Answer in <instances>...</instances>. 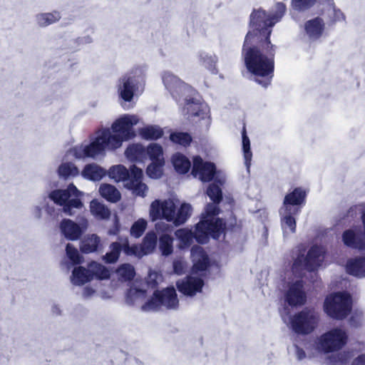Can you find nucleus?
Returning <instances> with one entry per match:
<instances>
[{"instance_id": "23", "label": "nucleus", "mask_w": 365, "mask_h": 365, "mask_svg": "<svg viewBox=\"0 0 365 365\" xmlns=\"http://www.w3.org/2000/svg\"><path fill=\"white\" fill-rule=\"evenodd\" d=\"M281 226L284 236L293 234L296 230L294 215L298 214L292 211L280 208Z\"/></svg>"}, {"instance_id": "43", "label": "nucleus", "mask_w": 365, "mask_h": 365, "mask_svg": "<svg viewBox=\"0 0 365 365\" xmlns=\"http://www.w3.org/2000/svg\"><path fill=\"white\" fill-rule=\"evenodd\" d=\"M148 227V220L139 218L135 220L130 227V234L135 238L140 237Z\"/></svg>"}, {"instance_id": "19", "label": "nucleus", "mask_w": 365, "mask_h": 365, "mask_svg": "<svg viewBox=\"0 0 365 365\" xmlns=\"http://www.w3.org/2000/svg\"><path fill=\"white\" fill-rule=\"evenodd\" d=\"M305 196V191L301 188H296L284 197L281 208L299 213L300 211L299 206L304 202Z\"/></svg>"}, {"instance_id": "3", "label": "nucleus", "mask_w": 365, "mask_h": 365, "mask_svg": "<svg viewBox=\"0 0 365 365\" xmlns=\"http://www.w3.org/2000/svg\"><path fill=\"white\" fill-rule=\"evenodd\" d=\"M220 185L215 180L207 189V195L213 202L207 205L197 224L196 239L199 243H206L210 237L217 239L224 231L225 223L217 217L220 212L217 204L222 200Z\"/></svg>"}, {"instance_id": "46", "label": "nucleus", "mask_w": 365, "mask_h": 365, "mask_svg": "<svg viewBox=\"0 0 365 365\" xmlns=\"http://www.w3.org/2000/svg\"><path fill=\"white\" fill-rule=\"evenodd\" d=\"M116 273L120 280L128 281L135 276V269L132 265L124 264L117 269Z\"/></svg>"}, {"instance_id": "28", "label": "nucleus", "mask_w": 365, "mask_h": 365, "mask_svg": "<svg viewBox=\"0 0 365 365\" xmlns=\"http://www.w3.org/2000/svg\"><path fill=\"white\" fill-rule=\"evenodd\" d=\"M159 299L162 302V306L168 309H175L178 306V299L175 289L173 287L167 288L159 292Z\"/></svg>"}, {"instance_id": "35", "label": "nucleus", "mask_w": 365, "mask_h": 365, "mask_svg": "<svg viewBox=\"0 0 365 365\" xmlns=\"http://www.w3.org/2000/svg\"><path fill=\"white\" fill-rule=\"evenodd\" d=\"M145 299V291L138 289L136 285L132 287L126 297L127 303L133 305H138L142 307Z\"/></svg>"}, {"instance_id": "61", "label": "nucleus", "mask_w": 365, "mask_h": 365, "mask_svg": "<svg viewBox=\"0 0 365 365\" xmlns=\"http://www.w3.org/2000/svg\"><path fill=\"white\" fill-rule=\"evenodd\" d=\"M284 321L285 322H287V319H286V318H284Z\"/></svg>"}, {"instance_id": "11", "label": "nucleus", "mask_w": 365, "mask_h": 365, "mask_svg": "<svg viewBox=\"0 0 365 365\" xmlns=\"http://www.w3.org/2000/svg\"><path fill=\"white\" fill-rule=\"evenodd\" d=\"M157 244V235L155 232H148L143 240V242L140 245H132L130 246L128 244V238L124 239L123 243V252L130 256H135L138 258L143 257L144 255L152 253Z\"/></svg>"}, {"instance_id": "51", "label": "nucleus", "mask_w": 365, "mask_h": 365, "mask_svg": "<svg viewBox=\"0 0 365 365\" xmlns=\"http://www.w3.org/2000/svg\"><path fill=\"white\" fill-rule=\"evenodd\" d=\"M314 0H292V5L294 9L303 11L313 5Z\"/></svg>"}, {"instance_id": "52", "label": "nucleus", "mask_w": 365, "mask_h": 365, "mask_svg": "<svg viewBox=\"0 0 365 365\" xmlns=\"http://www.w3.org/2000/svg\"><path fill=\"white\" fill-rule=\"evenodd\" d=\"M160 275L154 271L150 272L148 275V284L154 286L160 279Z\"/></svg>"}, {"instance_id": "37", "label": "nucleus", "mask_w": 365, "mask_h": 365, "mask_svg": "<svg viewBox=\"0 0 365 365\" xmlns=\"http://www.w3.org/2000/svg\"><path fill=\"white\" fill-rule=\"evenodd\" d=\"M145 154L151 162H165L163 147L155 143H150L145 149Z\"/></svg>"}, {"instance_id": "10", "label": "nucleus", "mask_w": 365, "mask_h": 365, "mask_svg": "<svg viewBox=\"0 0 365 365\" xmlns=\"http://www.w3.org/2000/svg\"><path fill=\"white\" fill-rule=\"evenodd\" d=\"M348 335L341 328H334L322 334L317 340L319 351L329 353L342 349L347 343Z\"/></svg>"}, {"instance_id": "58", "label": "nucleus", "mask_w": 365, "mask_h": 365, "mask_svg": "<svg viewBox=\"0 0 365 365\" xmlns=\"http://www.w3.org/2000/svg\"><path fill=\"white\" fill-rule=\"evenodd\" d=\"M297 354H298L299 359H302L304 356V352L302 351H299V350L297 351Z\"/></svg>"}, {"instance_id": "5", "label": "nucleus", "mask_w": 365, "mask_h": 365, "mask_svg": "<svg viewBox=\"0 0 365 365\" xmlns=\"http://www.w3.org/2000/svg\"><path fill=\"white\" fill-rule=\"evenodd\" d=\"M192 206L181 202L175 196L153 200L149 206V217L151 221L165 220L175 226L184 224L191 216Z\"/></svg>"}, {"instance_id": "27", "label": "nucleus", "mask_w": 365, "mask_h": 365, "mask_svg": "<svg viewBox=\"0 0 365 365\" xmlns=\"http://www.w3.org/2000/svg\"><path fill=\"white\" fill-rule=\"evenodd\" d=\"M93 279V276L90 273L89 268L86 269L83 267H75L71 276V282L73 284L81 286Z\"/></svg>"}, {"instance_id": "12", "label": "nucleus", "mask_w": 365, "mask_h": 365, "mask_svg": "<svg viewBox=\"0 0 365 365\" xmlns=\"http://www.w3.org/2000/svg\"><path fill=\"white\" fill-rule=\"evenodd\" d=\"M317 322L316 313L311 310H304L289 319L292 329L297 333H309L314 329Z\"/></svg>"}, {"instance_id": "20", "label": "nucleus", "mask_w": 365, "mask_h": 365, "mask_svg": "<svg viewBox=\"0 0 365 365\" xmlns=\"http://www.w3.org/2000/svg\"><path fill=\"white\" fill-rule=\"evenodd\" d=\"M363 221L364 225V235H359L358 230L356 229L345 231L342 235V240L345 245L359 249L365 245V212L363 214Z\"/></svg>"}, {"instance_id": "59", "label": "nucleus", "mask_w": 365, "mask_h": 365, "mask_svg": "<svg viewBox=\"0 0 365 365\" xmlns=\"http://www.w3.org/2000/svg\"><path fill=\"white\" fill-rule=\"evenodd\" d=\"M159 227H160V224H157L156 225V229L158 230Z\"/></svg>"}, {"instance_id": "50", "label": "nucleus", "mask_w": 365, "mask_h": 365, "mask_svg": "<svg viewBox=\"0 0 365 365\" xmlns=\"http://www.w3.org/2000/svg\"><path fill=\"white\" fill-rule=\"evenodd\" d=\"M187 269V264L185 259L179 258L173 262L174 272L178 275L184 274Z\"/></svg>"}, {"instance_id": "39", "label": "nucleus", "mask_w": 365, "mask_h": 365, "mask_svg": "<svg viewBox=\"0 0 365 365\" xmlns=\"http://www.w3.org/2000/svg\"><path fill=\"white\" fill-rule=\"evenodd\" d=\"M159 250L164 256H168L173 252V238L171 235L164 233L159 237Z\"/></svg>"}, {"instance_id": "53", "label": "nucleus", "mask_w": 365, "mask_h": 365, "mask_svg": "<svg viewBox=\"0 0 365 365\" xmlns=\"http://www.w3.org/2000/svg\"><path fill=\"white\" fill-rule=\"evenodd\" d=\"M333 13V21H344L345 16L344 14L339 10L335 8L332 9Z\"/></svg>"}, {"instance_id": "38", "label": "nucleus", "mask_w": 365, "mask_h": 365, "mask_svg": "<svg viewBox=\"0 0 365 365\" xmlns=\"http://www.w3.org/2000/svg\"><path fill=\"white\" fill-rule=\"evenodd\" d=\"M100 242V237L96 235H88L81 242V250L85 253L93 252L97 250Z\"/></svg>"}, {"instance_id": "33", "label": "nucleus", "mask_w": 365, "mask_h": 365, "mask_svg": "<svg viewBox=\"0 0 365 365\" xmlns=\"http://www.w3.org/2000/svg\"><path fill=\"white\" fill-rule=\"evenodd\" d=\"M61 18V13L53 11L47 13H40L36 16V21L40 26L45 27L58 21Z\"/></svg>"}, {"instance_id": "60", "label": "nucleus", "mask_w": 365, "mask_h": 365, "mask_svg": "<svg viewBox=\"0 0 365 365\" xmlns=\"http://www.w3.org/2000/svg\"><path fill=\"white\" fill-rule=\"evenodd\" d=\"M165 227H168V225L163 224Z\"/></svg>"}, {"instance_id": "26", "label": "nucleus", "mask_w": 365, "mask_h": 365, "mask_svg": "<svg viewBox=\"0 0 365 365\" xmlns=\"http://www.w3.org/2000/svg\"><path fill=\"white\" fill-rule=\"evenodd\" d=\"M108 177L116 182H123V185L126 180H130V172L123 165H113L106 171Z\"/></svg>"}, {"instance_id": "32", "label": "nucleus", "mask_w": 365, "mask_h": 365, "mask_svg": "<svg viewBox=\"0 0 365 365\" xmlns=\"http://www.w3.org/2000/svg\"><path fill=\"white\" fill-rule=\"evenodd\" d=\"M140 136L145 140H157L163 135V129L155 125H147L138 130Z\"/></svg>"}, {"instance_id": "45", "label": "nucleus", "mask_w": 365, "mask_h": 365, "mask_svg": "<svg viewBox=\"0 0 365 365\" xmlns=\"http://www.w3.org/2000/svg\"><path fill=\"white\" fill-rule=\"evenodd\" d=\"M242 151L245 159V164L247 170H249L251 164L252 153L250 150V141L249 138L246 135L245 129L242 132Z\"/></svg>"}, {"instance_id": "40", "label": "nucleus", "mask_w": 365, "mask_h": 365, "mask_svg": "<svg viewBox=\"0 0 365 365\" xmlns=\"http://www.w3.org/2000/svg\"><path fill=\"white\" fill-rule=\"evenodd\" d=\"M90 273L93 276V279H106L110 277V271L103 265L93 262L88 264Z\"/></svg>"}, {"instance_id": "41", "label": "nucleus", "mask_w": 365, "mask_h": 365, "mask_svg": "<svg viewBox=\"0 0 365 365\" xmlns=\"http://www.w3.org/2000/svg\"><path fill=\"white\" fill-rule=\"evenodd\" d=\"M162 307V302L159 299V291L153 293V296L145 299L142 304V310L145 312L156 311Z\"/></svg>"}, {"instance_id": "4", "label": "nucleus", "mask_w": 365, "mask_h": 365, "mask_svg": "<svg viewBox=\"0 0 365 365\" xmlns=\"http://www.w3.org/2000/svg\"><path fill=\"white\" fill-rule=\"evenodd\" d=\"M324 259V250L322 247L314 246L307 256L298 257L293 264L292 272L294 274L288 282V290L286 294L287 302L291 305L302 304L306 300L303 291L301 271L303 268L312 271L322 266Z\"/></svg>"}, {"instance_id": "54", "label": "nucleus", "mask_w": 365, "mask_h": 365, "mask_svg": "<svg viewBox=\"0 0 365 365\" xmlns=\"http://www.w3.org/2000/svg\"><path fill=\"white\" fill-rule=\"evenodd\" d=\"M95 293V290L90 287H86L83 289V292H82V295L85 297V298H89V297H91Z\"/></svg>"}, {"instance_id": "1", "label": "nucleus", "mask_w": 365, "mask_h": 365, "mask_svg": "<svg viewBox=\"0 0 365 365\" xmlns=\"http://www.w3.org/2000/svg\"><path fill=\"white\" fill-rule=\"evenodd\" d=\"M277 14L272 17L264 11L257 10L251 14L250 31L245 40L242 56L247 71L253 79L263 87L267 86L273 76L274 46L269 41V29L285 12L284 4L276 5Z\"/></svg>"}, {"instance_id": "14", "label": "nucleus", "mask_w": 365, "mask_h": 365, "mask_svg": "<svg viewBox=\"0 0 365 365\" xmlns=\"http://www.w3.org/2000/svg\"><path fill=\"white\" fill-rule=\"evenodd\" d=\"M204 276L190 272V275L177 282V287L184 295L193 297L200 293L204 286Z\"/></svg>"}, {"instance_id": "29", "label": "nucleus", "mask_w": 365, "mask_h": 365, "mask_svg": "<svg viewBox=\"0 0 365 365\" xmlns=\"http://www.w3.org/2000/svg\"><path fill=\"white\" fill-rule=\"evenodd\" d=\"M324 24L319 18L308 21L305 24V31L311 39H317L322 34Z\"/></svg>"}, {"instance_id": "22", "label": "nucleus", "mask_w": 365, "mask_h": 365, "mask_svg": "<svg viewBox=\"0 0 365 365\" xmlns=\"http://www.w3.org/2000/svg\"><path fill=\"white\" fill-rule=\"evenodd\" d=\"M197 225L195 226V232L188 227H184L177 230L175 232V236L178 242V247L180 250L189 247L193 242V239H196ZM199 242L197 240H196Z\"/></svg>"}, {"instance_id": "17", "label": "nucleus", "mask_w": 365, "mask_h": 365, "mask_svg": "<svg viewBox=\"0 0 365 365\" xmlns=\"http://www.w3.org/2000/svg\"><path fill=\"white\" fill-rule=\"evenodd\" d=\"M88 222L84 220L78 224L70 219H63L59 224L61 235L68 240H78L86 230Z\"/></svg>"}, {"instance_id": "24", "label": "nucleus", "mask_w": 365, "mask_h": 365, "mask_svg": "<svg viewBox=\"0 0 365 365\" xmlns=\"http://www.w3.org/2000/svg\"><path fill=\"white\" fill-rule=\"evenodd\" d=\"M106 175V170L96 163L86 165L81 171L82 177L91 181L101 180Z\"/></svg>"}, {"instance_id": "2", "label": "nucleus", "mask_w": 365, "mask_h": 365, "mask_svg": "<svg viewBox=\"0 0 365 365\" xmlns=\"http://www.w3.org/2000/svg\"><path fill=\"white\" fill-rule=\"evenodd\" d=\"M140 121L138 115L124 113L116 118L110 128L101 127L83 141L71 148L66 153L68 159H98L106 155V151H115L122 147L123 142L136 136L134 126Z\"/></svg>"}, {"instance_id": "56", "label": "nucleus", "mask_w": 365, "mask_h": 365, "mask_svg": "<svg viewBox=\"0 0 365 365\" xmlns=\"http://www.w3.org/2000/svg\"><path fill=\"white\" fill-rule=\"evenodd\" d=\"M351 365H365V354L355 359Z\"/></svg>"}, {"instance_id": "31", "label": "nucleus", "mask_w": 365, "mask_h": 365, "mask_svg": "<svg viewBox=\"0 0 365 365\" xmlns=\"http://www.w3.org/2000/svg\"><path fill=\"white\" fill-rule=\"evenodd\" d=\"M346 271L349 274L359 277H365V259L356 258L347 262Z\"/></svg>"}, {"instance_id": "8", "label": "nucleus", "mask_w": 365, "mask_h": 365, "mask_svg": "<svg viewBox=\"0 0 365 365\" xmlns=\"http://www.w3.org/2000/svg\"><path fill=\"white\" fill-rule=\"evenodd\" d=\"M351 299L347 293H335L327 296L324 303V310L329 317L341 319L350 312Z\"/></svg>"}, {"instance_id": "6", "label": "nucleus", "mask_w": 365, "mask_h": 365, "mask_svg": "<svg viewBox=\"0 0 365 365\" xmlns=\"http://www.w3.org/2000/svg\"><path fill=\"white\" fill-rule=\"evenodd\" d=\"M83 195L76 186L71 183L66 189H55L51 191L48 197L55 204L61 206L66 214L73 215L75 209L80 210L83 207L81 200Z\"/></svg>"}, {"instance_id": "34", "label": "nucleus", "mask_w": 365, "mask_h": 365, "mask_svg": "<svg viewBox=\"0 0 365 365\" xmlns=\"http://www.w3.org/2000/svg\"><path fill=\"white\" fill-rule=\"evenodd\" d=\"M90 212L98 220H106L110 215V210L98 200H93L90 203Z\"/></svg>"}, {"instance_id": "47", "label": "nucleus", "mask_w": 365, "mask_h": 365, "mask_svg": "<svg viewBox=\"0 0 365 365\" xmlns=\"http://www.w3.org/2000/svg\"><path fill=\"white\" fill-rule=\"evenodd\" d=\"M202 65L212 73L216 72L217 57L215 55L202 53L200 56Z\"/></svg>"}, {"instance_id": "44", "label": "nucleus", "mask_w": 365, "mask_h": 365, "mask_svg": "<svg viewBox=\"0 0 365 365\" xmlns=\"http://www.w3.org/2000/svg\"><path fill=\"white\" fill-rule=\"evenodd\" d=\"M124 242V239L121 241L120 243L113 242L110 245V251L108 252L105 257L104 259L108 263H113L116 262L119 257L120 248L123 250V243Z\"/></svg>"}, {"instance_id": "42", "label": "nucleus", "mask_w": 365, "mask_h": 365, "mask_svg": "<svg viewBox=\"0 0 365 365\" xmlns=\"http://www.w3.org/2000/svg\"><path fill=\"white\" fill-rule=\"evenodd\" d=\"M165 162H151L146 168L147 175L152 179H159L163 175Z\"/></svg>"}, {"instance_id": "7", "label": "nucleus", "mask_w": 365, "mask_h": 365, "mask_svg": "<svg viewBox=\"0 0 365 365\" xmlns=\"http://www.w3.org/2000/svg\"><path fill=\"white\" fill-rule=\"evenodd\" d=\"M144 90V78L140 71L130 73L120 78L117 84V93L120 99L130 102L135 96Z\"/></svg>"}, {"instance_id": "49", "label": "nucleus", "mask_w": 365, "mask_h": 365, "mask_svg": "<svg viewBox=\"0 0 365 365\" xmlns=\"http://www.w3.org/2000/svg\"><path fill=\"white\" fill-rule=\"evenodd\" d=\"M66 255L73 264H80L82 260L78 251L72 245L68 244L66 246Z\"/></svg>"}, {"instance_id": "57", "label": "nucleus", "mask_w": 365, "mask_h": 365, "mask_svg": "<svg viewBox=\"0 0 365 365\" xmlns=\"http://www.w3.org/2000/svg\"><path fill=\"white\" fill-rule=\"evenodd\" d=\"M101 297L103 298V299H109L112 297V292H110L108 293H101Z\"/></svg>"}, {"instance_id": "21", "label": "nucleus", "mask_w": 365, "mask_h": 365, "mask_svg": "<svg viewBox=\"0 0 365 365\" xmlns=\"http://www.w3.org/2000/svg\"><path fill=\"white\" fill-rule=\"evenodd\" d=\"M170 162L174 170L180 175L187 173L191 168L192 164L189 158L180 152L173 153L170 158Z\"/></svg>"}, {"instance_id": "30", "label": "nucleus", "mask_w": 365, "mask_h": 365, "mask_svg": "<svg viewBox=\"0 0 365 365\" xmlns=\"http://www.w3.org/2000/svg\"><path fill=\"white\" fill-rule=\"evenodd\" d=\"M98 192L103 198L110 202H117L121 197L119 190L114 185L110 184H101Z\"/></svg>"}, {"instance_id": "13", "label": "nucleus", "mask_w": 365, "mask_h": 365, "mask_svg": "<svg viewBox=\"0 0 365 365\" xmlns=\"http://www.w3.org/2000/svg\"><path fill=\"white\" fill-rule=\"evenodd\" d=\"M130 180H126L124 187L137 197H145L148 195V186L143 182V170L133 165L130 168Z\"/></svg>"}, {"instance_id": "48", "label": "nucleus", "mask_w": 365, "mask_h": 365, "mask_svg": "<svg viewBox=\"0 0 365 365\" xmlns=\"http://www.w3.org/2000/svg\"><path fill=\"white\" fill-rule=\"evenodd\" d=\"M170 140L176 144L187 146L191 142V137L187 133H173L170 136Z\"/></svg>"}, {"instance_id": "9", "label": "nucleus", "mask_w": 365, "mask_h": 365, "mask_svg": "<svg viewBox=\"0 0 365 365\" xmlns=\"http://www.w3.org/2000/svg\"><path fill=\"white\" fill-rule=\"evenodd\" d=\"M192 175L202 182H210L215 180L220 185L226 182L225 175L220 170H216L214 163L204 161L199 155L192 158Z\"/></svg>"}, {"instance_id": "25", "label": "nucleus", "mask_w": 365, "mask_h": 365, "mask_svg": "<svg viewBox=\"0 0 365 365\" xmlns=\"http://www.w3.org/2000/svg\"><path fill=\"white\" fill-rule=\"evenodd\" d=\"M125 155L130 162L143 163L145 158V150L141 144H131L125 149Z\"/></svg>"}, {"instance_id": "55", "label": "nucleus", "mask_w": 365, "mask_h": 365, "mask_svg": "<svg viewBox=\"0 0 365 365\" xmlns=\"http://www.w3.org/2000/svg\"><path fill=\"white\" fill-rule=\"evenodd\" d=\"M32 215L37 219L41 218L42 210L39 206H35L31 211Z\"/></svg>"}, {"instance_id": "36", "label": "nucleus", "mask_w": 365, "mask_h": 365, "mask_svg": "<svg viewBox=\"0 0 365 365\" xmlns=\"http://www.w3.org/2000/svg\"><path fill=\"white\" fill-rule=\"evenodd\" d=\"M58 174L65 179L75 178L79 175V170L74 163L64 160L58 168Z\"/></svg>"}, {"instance_id": "15", "label": "nucleus", "mask_w": 365, "mask_h": 365, "mask_svg": "<svg viewBox=\"0 0 365 365\" xmlns=\"http://www.w3.org/2000/svg\"><path fill=\"white\" fill-rule=\"evenodd\" d=\"M162 80L165 88L176 99L192 91L188 85L169 71L163 73Z\"/></svg>"}, {"instance_id": "18", "label": "nucleus", "mask_w": 365, "mask_h": 365, "mask_svg": "<svg viewBox=\"0 0 365 365\" xmlns=\"http://www.w3.org/2000/svg\"><path fill=\"white\" fill-rule=\"evenodd\" d=\"M187 109L192 116L199 118L201 127L205 129L210 127L211 124L210 110L205 102L192 101L188 103Z\"/></svg>"}, {"instance_id": "16", "label": "nucleus", "mask_w": 365, "mask_h": 365, "mask_svg": "<svg viewBox=\"0 0 365 365\" xmlns=\"http://www.w3.org/2000/svg\"><path fill=\"white\" fill-rule=\"evenodd\" d=\"M190 259L192 262L191 272L205 277L211 262L204 249L200 246L192 247L190 251Z\"/></svg>"}]
</instances>
